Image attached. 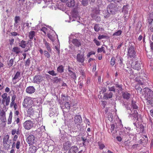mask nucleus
I'll list each match as a JSON object with an SVG mask.
<instances>
[{
	"label": "nucleus",
	"instance_id": "1",
	"mask_svg": "<svg viewBox=\"0 0 153 153\" xmlns=\"http://www.w3.org/2000/svg\"><path fill=\"white\" fill-rule=\"evenodd\" d=\"M145 97L149 104L151 103L152 99L153 97V91L150 89L145 88L144 89Z\"/></svg>",
	"mask_w": 153,
	"mask_h": 153
},
{
	"label": "nucleus",
	"instance_id": "2",
	"mask_svg": "<svg viewBox=\"0 0 153 153\" xmlns=\"http://www.w3.org/2000/svg\"><path fill=\"white\" fill-rule=\"evenodd\" d=\"M32 99L33 98L30 97H26L23 102V106L25 108H28L33 106L32 105L33 104V101Z\"/></svg>",
	"mask_w": 153,
	"mask_h": 153
},
{
	"label": "nucleus",
	"instance_id": "3",
	"mask_svg": "<svg viewBox=\"0 0 153 153\" xmlns=\"http://www.w3.org/2000/svg\"><path fill=\"white\" fill-rule=\"evenodd\" d=\"M2 98V103L6 106H8L10 102V97L8 96V94L6 93L3 94L1 96Z\"/></svg>",
	"mask_w": 153,
	"mask_h": 153
},
{
	"label": "nucleus",
	"instance_id": "4",
	"mask_svg": "<svg viewBox=\"0 0 153 153\" xmlns=\"http://www.w3.org/2000/svg\"><path fill=\"white\" fill-rule=\"evenodd\" d=\"M74 122L75 124H74L73 126H71L72 128H74V129H76L75 127V126L76 125V127L77 128L79 127L80 124L82 122V119L81 117L79 115H76L74 117Z\"/></svg>",
	"mask_w": 153,
	"mask_h": 153
},
{
	"label": "nucleus",
	"instance_id": "5",
	"mask_svg": "<svg viewBox=\"0 0 153 153\" xmlns=\"http://www.w3.org/2000/svg\"><path fill=\"white\" fill-rule=\"evenodd\" d=\"M127 56L128 58H134L136 56V52L133 46H131L128 49Z\"/></svg>",
	"mask_w": 153,
	"mask_h": 153
},
{
	"label": "nucleus",
	"instance_id": "6",
	"mask_svg": "<svg viewBox=\"0 0 153 153\" xmlns=\"http://www.w3.org/2000/svg\"><path fill=\"white\" fill-rule=\"evenodd\" d=\"M33 123L30 120H27L25 121L23 123V126L26 130H29L31 129L33 126Z\"/></svg>",
	"mask_w": 153,
	"mask_h": 153
},
{
	"label": "nucleus",
	"instance_id": "7",
	"mask_svg": "<svg viewBox=\"0 0 153 153\" xmlns=\"http://www.w3.org/2000/svg\"><path fill=\"white\" fill-rule=\"evenodd\" d=\"M107 11L112 14H114L116 10V5L114 3H111L107 7Z\"/></svg>",
	"mask_w": 153,
	"mask_h": 153
},
{
	"label": "nucleus",
	"instance_id": "8",
	"mask_svg": "<svg viewBox=\"0 0 153 153\" xmlns=\"http://www.w3.org/2000/svg\"><path fill=\"white\" fill-rule=\"evenodd\" d=\"M26 141L29 146L32 145L36 142L35 137L33 135L30 134L27 137L26 139Z\"/></svg>",
	"mask_w": 153,
	"mask_h": 153
},
{
	"label": "nucleus",
	"instance_id": "9",
	"mask_svg": "<svg viewBox=\"0 0 153 153\" xmlns=\"http://www.w3.org/2000/svg\"><path fill=\"white\" fill-rule=\"evenodd\" d=\"M44 80V77L41 75H35L33 77V82L37 84H39Z\"/></svg>",
	"mask_w": 153,
	"mask_h": 153
},
{
	"label": "nucleus",
	"instance_id": "10",
	"mask_svg": "<svg viewBox=\"0 0 153 153\" xmlns=\"http://www.w3.org/2000/svg\"><path fill=\"white\" fill-rule=\"evenodd\" d=\"M21 78V72L19 71H17L15 74L14 77L12 79L13 84H16L20 80Z\"/></svg>",
	"mask_w": 153,
	"mask_h": 153
},
{
	"label": "nucleus",
	"instance_id": "11",
	"mask_svg": "<svg viewBox=\"0 0 153 153\" xmlns=\"http://www.w3.org/2000/svg\"><path fill=\"white\" fill-rule=\"evenodd\" d=\"M9 138V136L8 135L5 136L3 138V145L5 148H9L10 146L9 144H8V141Z\"/></svg>",
	"mask_w": 153,
	"mask_h": 153
},
{
	"label": "nucleus",
	"instance_id": "12",
	"mask_svg": "<svg viewBox=\"0 0 153 153\" xmlns=\"http://www.w3.org/2000/svg\"><path fill=\"white\" fill-rule=\"evenodd\" d=\"M84 55V52L82 53H79L77 54L76 56L77 61L78 62L81 63H83L85 59Z\"/></svg>",
	"mask_w": 153,
	"mask_h": 153
},
{
	"label": "nucleus",
	"instance_id": "13",
	"mask_svg": "<svg viewBox=\"0 0 153 153\" xmlns=\"http://www.w3.org/2000/svg\"><path fill=\"white\" fill-rule=\"evenodd\" d=\"M131 65L132 68L135 70H139L140 69V65L138 61H134L132 62Z\"/></svg>",
	"mask_w": 153,
	"mask_h": 153
},
{
	"label": "nucleus",
	"instance_id": "14",
	"mask_svg": "<svg viewBox=\"0 0 153 153\" xmlns=\"http://www.w3.org/2000/svg\"><path fill=\"white\" fill-rule=\"evenodd\" d=\"M35 89L33 86H29L26 88V91L27 93L31 94L35 91Z\"/></svg>",
	"mask_w": 153,
	"mask_h": 153
},
{
	"label": "nucleus",
	"instance_id": "15",
	"mask_svg": "<svg viewBox=\"0 0 153 153\" xmlns=\"http://www.w3.org/2000/svg\"><path fill=\"white\" fill-rule=\"evenodd\" d=\"M68 71L69 72L68 75L74 81L76 79V76L75 73L70 69V67L68 68Z\"/></svg>",
	"mask_w": 153,
	"mask_h": 153
},
{
	"label": "nucleus",
	"instance_id": "16",
	"mask_svg": "<svg viewBox=\"0 0 153 153\" xmlns=\"http://www.w3.org/2000/svg\"><path fill=\"white\" fill-rule=\"evenodd\" d=\"M71 145V143L69 141H67L63 144V148L64 150H68Z\"/></svg>",
	"mask_w": 153,
	"mask_h": 153
},
{
	"label": "nucleus",
	"instance_id": "17",
	"mask_svg": "<svg viewBox=\"0 0 153 153\" xmlns=\"http://www.w3.org/2000/svg\"><path fill=\"white\" fill-rule=\"evenodd\" d=\"M19 46L22 48H25L28 45H29V42H27L24 40H22L21 41H20L19 42Z\"/></svg>",
	"mask_w": 153,
	"mask_h": 153
},
{
	"label": "nucleus",
	"instance_id": "18",
	"mask_svg": "<svg viewBox=\"0 0 153 153\" xmlns=\"http://www.w3.org/2000/svg\"><path fill=\"white\" fill-rule=\"evenodd\" d=\"M38 149V148L36 146L32 145L30 146L29 149L28 153H35Z\"/></svg>",
	"mask_w": 153,
	"mask_h": 153
},
{
	"label": "nucleus",
	"instance_id": "19",
	"mask_svg": "<svg viewBox=\"0 0 153 153\" xmlns=\"http://www.w3.org/2000/svg\"><path fill=\"white\" fill-rule=\"evenodd\" d=\"M43 42L47 50L49 52H51V51L52 49L50 44L47 42L45 39H44Z\"/></svg>",
	"mask_w": 153,
	"mask_h": 153
},
{
	"label": "nucleus",
	"instance_id": "20",
	"mask_svg": "<svg viewBox=\"0 0 153 153\" xmlns=\"http://www.w3.org/2000/svg\"><path fill=\"white\" fill-rule=\"evenodd\" d=\"M78 151V148L76 146H72L68 151V153H76Z\"/></svg>",
	"mask_w": 153,
	"mask_h": 153
},
{
	"label": "nucleus",
	"instance_id": "21",
	"mask_svg": "<svg viewBox=\"0 0 153 153\" xmlns=\"http://www.w3.org/2000/svg\"><path fill=\"white\" fill-rule=\"evenodd\" d=\"M36 32L34 31L31 30L29 33L28 36L29 39L32 40L34 39L35 40H36V38L35 37Z\"/></svg>",
	"mask_w": 153,
	"mask_h": 153
},
{
	"label": "nucleus",
	"instance_id": "22",
	"mask_svg": "<svg viewBox=\"0 0 153 153\" xmlns=\"http://www.w3.org/2000/svg\"><path fill=\"white\" fill-rule=\"evenodd\" d=\"M94 29L95 31L98 32L100 30L103 31L104 29L100 26L99 24H96L94 26Z\"/></svg>",
	"mask_w": 153,
	"mask_h": 153
},
{
	"label": "nucleus",
	"instance_id": "23",
	"mask_svg": "<svg viewBox=\"0 0 153 153\" xmlns=\"http://www.w3.org/2000/svg\"><path fill=\"white\" fill-rule=\"evenodd\" d=\"M113 95V93L111 92L105 93L103 95V98L105 99H110L112 98Z\"/></svg>",
	"mask_w": 153,
	"mask_h": 153
},
{
	"label": "nucleus",
	"instance_id": "24",
	"mask_svg": "<svg viewBox=\"0 0 153 153\" xmlns=\"http://www.w3.org/2000/svg\"><path fill=\"white\" fill-rule=\"evenodd\" d=\"M115 87L116 88V91H117L118 93H119L123 91L122 85L116 84H115Z\"/></svg>",
	"mask_w": 153,
	"mask_h": 153
},
{
	"label": "nucleus",
	"instance_id": "25",
	"mask_svg": "<svg viewBox=\"0 0 153 153\" xmlns=\"http://www.w3.org/2000/svg\"><path fill=\"white\" fill-rule=\"evenodd\" d=\"M21 51V50L20 48L18 47H14L12 50V51L14 52L16 54H18L20 53Z\"/></svg>",
	"mask_w": 153,
	"mask_h": 153
},
{
	"label": "nucleus",
	"instance_id": "26",
	"mask_svg": "<svg viewBox=\"0 0 153 153\" xmlns=\"http://www.w3.org/2000/svg\"><path fill=\"white\" fill-rule=\"evenodd\" d=\"M130 94L126 92H123L122 94L123 98L126 100H128L130 98Z\"/></svg>",
	"mask_w": 153,
	"mask_h": 153
},
{
	"label": "nucleus",
	"instance_id": "27",
	"mask_svg": "<svg viewBox=\"0 0 153 153\" xmlns=\"http://www.w3.org/2000/svg\"><path fill=\"white\" fill-rule=\"evenodd\" d=\"M72 43L74 45L76 46L79 47L81 45V44L78 40L76 39H73Z\"/></svg>",
	"mask_w": 153,
	"mask_h": 153
},
{
	"label": "nucleus",
	"instance_id": "28",
	"mask_svg": "<svg viewBox=\"0 0 153 153\" xmlns=\"http://www.w3.org/2000/svg\"><path fill=\"white\" fill-rule=\"evenodd\" d=\"M33 107H34V106H32L28 109L27 111L28 114L30 115H33L34 112V110L33 108Z\"/></svg>",
	"mask_w": 153,
	"mask_h": 153
},
{
	"label": "nucleus",
	"instance_id": "29",
	"mask_svg": "<svg viewBox=\"0 0 153 153\" xmlns=\"http://www.w3.org/2000/svg\"><path fill=\"white\" fill-rule=\"evenodd\" d=\"M75 4V2L74 0H71L69 1L67 4V5L69 7H73Z\"/></svg>",
	"mask_w": 153,
	"mask_h": 153
},
{
	"label": "nucleus",
	"instance_id": "30",
	"mask_svg": "<svg viewBox=\"0 0 153 153\" xmlns=\"http://www.w3.org/2000/svg\"><path fill=\"white\" fill-rule=\"evenodd\" d=\"M16 97V96L15 94H14L12 96L11 100V102L10 103V106L11 107L13 106V105L15 104V100Z\"/></svg>",
	"mask_w": 153,
	"mask_h": 153
},
{
	"label": "nucleus",
	"instance_id": "31",
	"mask_svg": "<svg viewBox=\"0 0 153 153\" xmlns=\"http://www.w3.org/2000/svg\"><path fill=\"white\" fill-rule=\"evenodd\" d=\"M13 117V113L11 111L9 114V118L7 119V123L8 124H10L12 123V118Z\"/></svg>",
	"mask_w": 153,
	"mask_h": 153
},
{
	"label": "nucleus",
	"instance_id": "32",
	"mask_svg": "<svg viewBox=\"0 0 153 153\" xmlns=\"http://www.w3.org/2000/svg\"><path fill=\"white\" fill-rule=\"evenodd\" d=\"M20 21V17L19 16H16L14 18V25L17 26L18 25V23Z\"/></svg>",
	"mask_w": 153,
	"mask_h": 153
},
{
	"label": "nucleus",
	"instance_id": "33",
	"mask_svg": "<svg viewBox=\"0 0 153 153\" xmlns=\"http://www.w3.org/2000/svg\"><path fill=\"white\" fill-rule=\"evenodd\" d=\"M57 71L58 72L62 73L64 71V67L62 65H61L57 68Z\"/></svg>",
	"mask_w": 153,
	"mask_h": 153
},
{
	"label": "nucleus",
	"instance_id": "34",
	"mask_svg": "<svg viewBox=\"0 0 153 153\" xmlns=\"http://www.w3.org/2000/svg\"><path fill=\"white\" fill-rule=\"evenodd\" d=\"M131 105V108L133 109H137L138 108V106L136 104V102L132 100Z\"/></svg>",
	"mask_w": 153,
	"mask_h": 153
},
{
	"label": "nucleus",
	"instance_id": "35",
	"mask_svg": "<svg viewBox=\"0 0 153 153\" xmlns=\"http://www.w3.org/2000/svg\"><path fill=\"white\" fill-rule=\"evenodd\" d=\"M133 116L137 120H138V113L136 110H134V113L132 114Z\"/></svg>",
	"mask_w": 153,
	"mask_h": 153
},
{
	"label": "nucleus",
	"instance_id": "36",
	"mask_svg": "<svg viewBox=\"0 0 153 153\" xmlns=\"http://www.w3.org/2000/svg\"><path fill=\"white\" fill-rule=\"evenodd\" d=\"M151 16H152V17H153V14L151 15ZM148 23L149 24H151V26L150 27V30L152 31H153V19L152 21L149 20Z\"/></svg>",
	"mask_w": 153,
	"mask_h": 153
},
{
	"label": "nucleus",
	"instance_id": "37",
	"mask_svg": "<svg viewBox=\"0 0 153 153\" xmlns=\"http://www.w3.org/2000/svg\"><path fill=\"white\" fill-rule=\"evenodd\" d=\"M83 141V144L84 146H86L88 143V141L85 137H82Z\"/></svg>",
	"mask_w": 153,
	"mask_h": 153
},
{
	"label": "nucleus",
	"instance_id": "38",
	"mask_svg": "<svg viewBox=\"0 0 153 153\" xmlns=\"http://www.w3.org/2000/svg\"><path fill=\"white\" fill-rule=\"evenodd\" d=\"M122 33V31L120 30H118L116 32H115L114 33L113 35V36H118L121 35Z\"/></svg>",
	"mask_w": 153,
	"mask_h": 153
},
{
	"label": "nucleus",
	"instance_id": "39",
	"mask_svg": "<svg viewBox=\"0 0 153 153\" xmlns=\"http://www.w3.org/2000/svg\"><path fill=\"white\" fill-rule=\"evenodd\" d=\"M102 52H103L104 53H105L106 52L105 50L104 49V48L103 46H102L101 48H98L97 49L98 53H101Z\"/></svg>",
	"mask_w": 153,
	"mask_h": 153
},
{
	"label": "nucleus",
	"instance_id": "40",
	"mask_svg": "<svg viewBox=\"0 0 153 153\" xmlns=\"http://www.w3.org/2000/svg\"><path fill=\"white\" fill-rule=\"evenodd\" d=\"M14 62V60L13 59H11L8 63V65L10 67H11L13 65Z\"/></svg>",
	"mask_w": 153,
	"mask_h": 153
},
{
	"label": "nucleus",
	"instance_id": "41",
	"mask_svg": "<svg viewBox=\"0 0 153 153\" xmlns=\"http://www.w3.org/2000/svg\"><path fill=\"white\" fill-rule=\"evenodd\" d=\"M135 88L137 91H139L140 92H142V89L139 84H137L135 86Z\"/></svg>",
	"mask_w": 153,
	"mask_h": 153
},
{
	"label": "nucleus",
	"instance_id": "42",
	"mask_svg": "<svg viewBox=\"0 0 153 153\" xmlns=\"http://www.w3.org/2000/svg\"><path fill=\"white\" fill-rule=\"evenodd\" d=\"M21 146V143L20 141H17L16 143V147L17 149H19Z\"/></svg>",
	"mask_w": 153,
	"mask_h": 153
},
{
	"label": "nucleus",
	"instance_id": "43",
	"mask_svg": "<svg viewBox=\"0 0 153 153\" xmlns=\"http://www.w3.org/2000/svg\"><path fill=\"white\" fill-rule=\"evenodd\" d=\"M44 53L45 56L47 58H49L50 57V54L47 51H44Z\"/></svg>",
	"mask_w": 153,
	"mask_h": 153
},
{
	"label": "nucleus",
	"instance_id": "44",
	"mask_svg": "<svg viewBox=\"0 0 153 153\" xmlns=\"http://www.w3.org/2000/svg\"><path fill=\"white\" fill-rule=\"evenodd\" d=\"M115 59L114 57H113L111 58V65L112 66H113L115 63Z\"/></svg>",
	"mask_w": 153,
	"mask_h": 153
},
{
	"label": "nucleus",
	"instance_id": "45",
	"mask_svg": "<svg viewBox=\"0 0 153 153\" xmlns=\"http://www.w3.org/2000/svg\"><path fill=\"white\" fill-rule=\"evenodd\" d=\"M30 58L28 59L25 62V66L26 67H29L30 64Z\"/></svg>",
	"mask_w": 153,
	"mask_h": 153
},
{
	"label": "nucleus",
	"instance_id": "46",
	"mask_svg": "<svg viewBox=\"0 0 153 153\" xmlns=\"http://www.w3.org/2000/svg\"><path fill=\"white\" fill-rule=\"evenodd\" d=\"M98 145L99 146V148L100 149H102L104 148L105 147V145L102 143H98Z\"/></svg>",
	"mask_w": 153,
	"mask_h": 153
},
{
	"label": "nucleus",
	"instance_id": "47",
	"mask_svg": "<svg viewBox=\"0 0 153 153\" xmlns=\"http://www.w3.org/2000/svg\"><path fill=\"white\" fill-rule=\"evenodd\" d=\"M48 73L50 75L53 76H56L57 75V74L55 73V71L53 70L49 71Z\"/></svg>",
	"mask_w": 153,
	"mask_h": 153
},
{
	"label": "nucleus",
	"instance_id": "48",
	"mask_svg": "<svg viewBox=\"0 0 153 153\" xmlns=\"http://www.w3.org/2000/svg\"><path fill=\"white\" fill-rule=\"evenodd\" d=\"M31 47V45L30 44H29V45H28L27 46L26 48H25L24 50V52H27L28 51L30 50V48Z\"/></svg>",
	"mask_w": 153,
	"mask_h": 153
},
{
	"label": "nucleus",
	"instance_id": "49",
	"mask_svg": "<svg viewBox=\"0 0 153 153\" xmlns=\"http://www.w3.org/2000/svg\"><path fill=\"white\" fill-rule=\"evenodd\" d=\"M48 38L52 41L54 40V37L50 33H48L47 34Z\"/></svg>",
	"mask_w": 153,
	"mask_h": 153
},
{
	"label": "nucleus",
	"instance_id": "50",
	"mask_svg": "<svg viewBox=\"0 0 153 153\" xmlns=\"http://www.w3.org/2000/svg\"><path fill=\"white\" fill-rule=\"evenodd\" d=\"M65 106L66 108L68 109H70V105L68 102H65Z\"/></svg>",
	"mask_w": 153,
	"mask_h": 153
},
{
	"label": "nucleus",
	"instance_id": "51",
	"mask_svg": "<svg viewBox=\"0 0 153 153\" xmlns=\"http://www.w3.org/2000/svg\"><path fill=\"white\" fill-rule=\"evenodd\" d=\"M109 91H112L115 92L116 91V89L114 88V87L113 86L111 87H108Z\"/></svg>",
	"mask_w": 153,
	"mask_h": 153
},
{
	"label": "nucleus",
	"instance_id": "52",
	"mask_svg": "<svg viewBox=\"0 0 153 153\" xmlns=\"http://www.w3.org/2000/svg\"><path fill=\"white\" fill-rule=\"evenodd\" d=\"M88 2V0H82V4L84 6L87 5Z\"/></svg>",
	"mask_w": 153,
	"mask_h": 153
},
{
	"label": "nucleus",
	"instance_id": "53",
	"mask_svg": "<svg viewBox=\"0 0 153 153\" xmlns=\"http://www.w3.org/2000/svg\"><path fill=\"white\" fill-rule=\"evenodd\" d=\"M61 80L60 78H58L57 77H55L54 78V82L57 83Z\"/></svg>",
	"mask_w": 153,
	"mask_h": 153
},
{
	"label": "nucleus",
	"instance_id": "54",
	"mask_svg": "<svg viewBox=\"0 0 153 153\" xmlns=\"http://www.w3.org/2000/svg\"><path fill=\"white\" fill-rule=\"evenodd\" d=\"M106 37V36L104 35H99L98 37V39L99 40H101L102 39H104Z\"/></svg>",
	"mask_w": 153,
	"mask_h": 153
},
{
	"label": "nucleus",
	"instance_id": "55",
	"mask_svg": "<svg viewBox=\"0 0 153 153\" xmlns=\"http://www.w3.org/2000/svg\"><path fill=\"white\" fill-rule=\"evenodd\" d=\"M81 77L82 79H85L86 77V76L85 73L83 71H82L81 72Z\"/></svg>",
	"mask_w": 153,
	"mask_h": 153
},
{
	"label": "nucleus",
	"instance_id": "56",
	"mask_svg": "<svg viewBox=\"0 0 153 153\" xmlns=\"http://www.w3.org/2000/svg\"><path fill=\"white\" fill-rule=\"evenodd\" d=\"M48 29L45 27H43L41 29V30L43 32L45 33H46V32L47 31Z\"/></svg>",
	"mask_w": 153,
	"mask_h": 153
},
{
	"label": "nucleus",
	"instance_id": "57",
	"mask_svg": "<svg viewBox=\"0 0 153 153\" xmlns=\"http://www.w3.org/2000/svg\"><path fill=\"white\" fill-rule=\"evenodd\" d=\"M93 41L97 46H99L100 45V42L96 39H94Z\"/></svg>",
	"mask_w": 153,
	"mask_h": 153
},
{
	"label": "nucleus",
	"instance_id": "58",
	"mask_svg": "<svg viewBox=\"0 0 153 153\" xmlns=\"http://www.w3.org/2000/svg\"><path fill=\"white\" fill-rule=\"evenodd\" d=\"M110 12H108L107 11V13H106L104 15V16L105 18H108L110 16Z\"/></svg>",
	"mask_w": 153,
	"mask_h": 153
},
{
	"label": "nucleus",
	"instance_id": "59",
	"mask_svg": "<svg viewBox=\"0 0 153 153\" xmlns=\"http://www.w3.org/2000/svg\"><path fill=\"white\" fill-rule=\"evenodd\" d=\"M19 111H17L16 110L14 112V117L15 118H16L17 117V116L18 117V115H19Z\"/></svg>",
	"mask_w": 153,
	"mask_h": 153
},
{
	"label": "nucleus",
	"instance_id": "60",
	"mask_svg": "<svg viewBox=\"0 0 153 153\" xmlns=\"http://www.w3.org/2000/svg\"><path fill=\"white\" fill-rule=\"evenodd\" d=\"M115 126L114 124H112L111 125L110 129L111 130V132H112L114 129Z\"/></svg>",
	"mask_w": 153,
	"mask_h": 153
},
{
	"label": "nucleus",
	"instance_id": "61",
	"mask_svg": "<svg viewBox=\"0 0 153 153\" xmlns=\"http://www.w3.org/2000/svg\"><path fill=\"white\" fill-rule=\"evenodd\" d=\"M16 122V124H18L20 122V119L18 117H16L14 121V122Z\"/></svg>",
	"mask_w": 153,
	"mask_h": 153
},
{
	"label": "nucleus",
	"instance_id": "62",
	"mask_svg": "<svg viewBox=\"0 0 153 153\" xmlns=\"http://www.w3.org/2000/svg\"><path fill=\"white\" fill-rule=\"evenodd\" d=\"M0 115L2 117H4V116H5V112L4 111V110H2V111L0 112Z\"/></svg>",
	"mask_w": 153,
	"mask_h": 153
},
{
	"label": "nucleus",
	"instance_id": "63",
	"mask_svg": "<svg viewBox=\"0 0 153 153\" xmlns=\"http://www.w3.org/2000/svg\"><path fill=\"white\" fill-rule=\"evenodd\" d=\"M127 71L129 74H130V76L133 75V72L131 69L129 70V71Z\"/></svg>",
	"mask_w": 153,
	"mask_h": 153
},
{
	"label": "nucleus",
	"instance_id": "64",
	"mask_svg": "<svg viewBox=\"0 0 153 153\" xmlns=\"http://www.w3.org/2000/svg\"><path fill=\"white\" fill-rule=\"evenodd\" d=\"M18 136L17 135H15L14 136L13 139V141L15 142L17 140V139H18Z\"/></svg>",
	"mask_w": 153,
	"mask_h": 153
}]
</instances>
